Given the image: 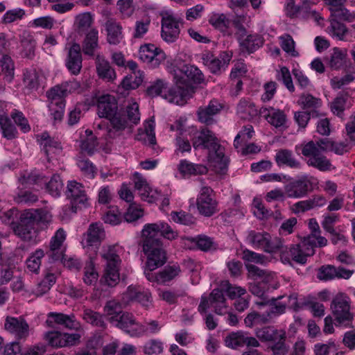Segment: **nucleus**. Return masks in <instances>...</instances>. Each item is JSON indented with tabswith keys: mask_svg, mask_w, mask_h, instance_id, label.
<instances>
[{
	"mask_svg": "<svg viewBox=\"0 0 355 355\" xmlns=\"http://www.w3.org/2000/svg\"><path fill=\"white\" fill-rule=\"evenodd\" d=\"M98 115L110 121L107 127L108 137L114 139L132 125H137L140 121L139 105L137 103L129 104L125 109L119 108L118 102L114 96L106 94L100 96L97 103Z\"/></svg>",
	"mask_w": 355,
	"mask_h": 355,
	"instance_id": "nucleus-1",
	"label": "nucleus"
},
{
	"mask_svg": "<svg viewBox=\"0 0 355 355\" xmlns=\"http://www.w3.org/2000/svg\"><path fill=\"white\" fill-rule=\"evenodd\" d=\"M334 141L328 138L320 139L316 141H309L296 146L301 149V153L306 159L309 166L317 168L320 171H329L334 168L331 162L323 152L331 151Z\"/></svg>",
	"mask_w": 355,
	"mask_h": 355,
	"instance_id": "nucleus-2",
	"label": "nucleus"
},
{
	"mask_svg": "<svg viewBox=\"0 0 355 355\" xmlns=\"http://www.w3.org/2000/svg\"><path fill=\"white\" fill-rule=\"evenodd\" d=\"M33 209L19 212L11 209L4 214L3 220L10 225L14 233L24 241H30L36 236V219Z\"/></svg>",
	"mask_w": 355,
	"mask_h": 355,
	"instance_id": "nucleus-3",
	"label": "nucleus"
},
{
	"mask_svg": "<svg viewBox=\"0 0 355 355\" xmlns=\"http://www.w3.org/2000/svg\"><path fill=\"white\" fill-rule=\"evenodd\" d=\"M193 148L196 149H207L214 153V161L220 164L223 171L227 168L228 159L225 156L223 148L218 142V139L213 132L207 128H202L192 139Z\"/></svg>",
	"mask_w": 355,
	"mask_h": 355,
	"instance_id": "nucleus-4",
	"label": "nucleus"
},
{
	"mask_svg": "<svg viewBox=\"0 0 355 355\" xmlns=\"http://www.w3.org/2000/svg\"><path fill=\"white\" fill-rule=\"evenodd\" d=\"M314 254V239L312 237H304L298 244L282 250L281 259L284 263H290L293 260L297 263L304 264L307 257Z\"/></svg>",
	"mask_w": 355,
	"mask_h": 355,
	"instance_id": "nucleus-5",
	"label": "nucleus"
},
{
	"mask_svg": "<svg viewBox=\"0 0 355 355\" xmlns=\"http://www.w3.org/2000/svg\"><path fill=\"white\" fill-rule=\"evenodd\" d=\"M102 258L105 261V272L101 282L106 285L113 287L119 281V266L121 262L116 246H110L102 254Z\"/></svg>",
	"mask_w": 355,
	"mask_h": 355,
	"instance_id": "nucleus-6",
	"label": "nucleus"
},
{
	"mask_svg": "<svg viewBox=\"0 0 355 355\" xmlns=\"http://www.w3.org/2000/svg\"><path fill=\"white\" fill-rule=\"evenodd\" d=\"M143 251L147 257V266L151 270H155L166 262V253L160 239L144 238Z\"/></svg>",
	"mask_w": 355,
	"mask_h": 355,
	"instance_id": "nucleus-7",
	"label": "nucleus"
},
{
	"mask_svg": "<svg viewBox=\"0 0 355 355\" xmlns=\"http://www.w3.org/2000/svg\"><path fill=\"white\" fill-rule=\"evenodd\" d=\"M246 239L254 248L261 249L268 253L276 252L284 248L281 239L272 238L270 234L266 232L249 231Z\"/></svg>",
	"mask_w": 355,
	"mask_h": 355,
	"instance_id": "nucleus-8",
	"label": "nucleus"
},
{
	"mask_svg": "<svg viewBox=\"0 0 355 355\" xmlns=\"http://www.w3.org/2000/svg\"><path fill=\"white\" fill-rule=\"evenodd\" d=\"M209 308H213L217 315H224L227 313V301L221 287L214 288L209 296L202 295L200 299L198 311L200 314H205Z\"/></svg>",
	"mask_w": 355,
	"mask_h": 355,
	"instance_id": "nucleus-9",
	"label": "nucleus"
},
{
	"mask_svg": "<svg viewBox=\"0 0 355 355\" xmlns=\"http://www.w3.org/2000/svg\"><path fill=\"white\" fill-rule=\"evenodd\" d=\"M65 194L70 200L69 209L73 213H76L78 208L86 207L89 205L85 187L75 180L68 182Z\"/></svg>",
	"mask_w": 355,
	"mask_h": 355,
	"instance_id": "nucleus-10",
	"label": "nucleus"
},
{
	"mask_svg": "<svg viewBox=\"0 0 355 355\" xmlns=\"http://www.w3.org/2000/svg\"><path fill=\"white\" fill-rule=\"evenodd\" d=\"M331 309L335 317L336 325H347L353 319V315L350 312V300L343 293L334 298Z\"/></svg>",
	"mask_w": 355,
	"mask_h": 355,
	"instance_id": "nucleus-11",
	"label": "nucleus"
},
{
	"mask_svg": "<svg viewBox=\"0 0 355 355\" xmlns=\"http://www.w3.org/2000/svg\"><path fill=\"white\" fill-rule=\"evenodd\" d=\"M196 206L200 214L205 217H211L218 212V204L211 187L201 188L196 199Z\"/></svg>",
	"mask_w": 355,
	"mask_h": 355,
	"instance_id": "nucleus-12",
	"label": "nucleus"
},
{
	"mask_svg": "<svg viewBox=\"0 0 355 355\" xmlns=\"http://www.w3.org/2000/svg\"><path fill=\"white\" fill-rule=\"evenodd\" d=\"M173 78L178 79V83L183 85L200 84L204 80V75L201 71L193 65L184 64L182 67H174L172 71Z\"/></svg>",
	"mask_w": 355,
	"mask_h": 355,
	"instance_id": "nucleus-13",
	"label": "nucleus"
},
{
	"mask_svg": "<svg viewBox=\"0 0 355 355\" xmlns=\"http://www.w3.org/2000/svg\"><path fill=\"white\" fill-rule=\"evenodd\" d=\"M161 36L167 43H173L179 37L182 19L172 14L166 13L162 17Z\"/></svg>",
	"mask_w": 355,
	"mask_h": 355,
	"instance_id": "nucleus-14",
	"label": "nucleus"
},
{
	"mask_svg": "<svg viewBox=\"0 0 355 355\" xmlns=\"http://www.w3.org/2000/svg\"><path fill=\"white\" fill-rule=\"evenodd\" d=\"M142 236L144 238L150 236L160 239L162 236L166 239L173 241L178 238V232L174 230L167 223L159 221L155 223L145 225L142 230Z\"/></svg>",
	"mask_w": 355,
	"mask_h": 355,
	"instance_id": "nucleus-15",
	"label": "nucleus"
},
{
	"mask_svg": "<svg viewBox=\"0 0 355 355\" xmlns=\"http://www.w3.org/2000/svg\"><path fill=\"white\" fill-rule=\"evenodd\" d=\"M139 58L150 68H156L166 59L165 53L153 44L141 45L139 50Z\"/></svg>",
	"mask_w": 355,
	"mask_h": 355,
	"instance_id": "nucleus-16",
	"label": "nucleus"
},
{
	"mask_svg": "<svg viewBox=\"0 0 355 355\" xmlns=\"http://www.w3.org/2000/svg\"><path fill=\"white\" fill-rule=\"evenodd\" d=\"M79 334L62 333L58 331H51L44 334V339L53 347H64L73 346L79 343Z\"/></svg>",
	"mask_w": 355,
	"mask_h": 355,
	"instance_id": "nucleus-17",
	"label": "nucleus"
},
{
	"mask_svg": "<svg viewBox=\"0 0 355 355\" xmlns=\"http://www.w3.org/2000/svg\"><path fill=\"white\" fill-rule=\"evenodd\" d=\"M175 85L171 87L166 93L164 94L163 98L170 103L177 105H183L187 98L191 97L194 93V87L189 85H183V83H178L177 78H173Z\"/></svg>",
	"mask_w": 355,
	"mask_h": 355,
	"instance_id": "nucleus-18",
	"label": "nucleus"
},
{
	"mask_svg": "<svg viewBox=\"0 0 355 355\" xmlns=\"http://www.w3.org/2000/svg\"><path fill=\"white\" fill-rule=\"evenodd\" d=\"M46 323L48 327L51 328H55L56 325H59L76 331L81 329V324L77 320L73 313L67 315L63 313L50 312L47 315Z\"/></svg>",
	"mask_w": 355,
	"mask_h": 355,
	"instance_id": "nucleus-19",
	"label": "nucleus"
},
{
	"mask_svg": "<svg viewBox=\"0 0 355 355\" xmlns=\"http://www.w3.org/2000/svg\"><path fill=\"white\" fill-rule=\"evenodd\" d=\"M232 57V53L225 51L222 52L218 57L211 53H206L202 55V60L211 73L220 74L227 67Z\"/></svg>",
	"mask_w": 355,
	"mask_h": 355,
	"instance_id": "nucleus-20",
	"label": "nucleus"
},
{
	"mask_svg": "<svg viewBox=\"0 0 355 355\" xmlns=\"http://www.w3.org/2000/svg\"><path fill=\"white\" fill-rule=\"evenodd\" d=\"M311 180L306 175L291 181L285 186V193L288 198H301L312 191Z\"/></svg>",
	"mask_w": 355,
	"mask_h": 355,
	"instance_id": "nucleus-21",
	"label": "nucleus"
},
{
	"mask_svg": "<svg viewBox=\"0 0 355 355\" xmlns=\"http://www.w3.org/2000/svg\"><path fill=\"white\" fill-rule=\"evenodd\" d=\"M4 328L17 339H25L29 335V325L22 317L7 316Z\"/></svg>",
	"mask_w": 355,
	"mask_h": 355,
	"instance_id": "nucleus-22",
	"label": "nucleus"
},
{
	"mask_svg": "<svg viewBox=\"0 0 355 355\" xmlns=\"http://www.w3.org/2000/svg\"><path fill=\"white\" fill-rule=\"evenodd\" d=\"M115 317L116 318L112 317L110 319V323L121 329L130 336L135 337L133 334L137 329L138 322L136 320L133 314L123 311L119 315H116Z\"/></svg>",
	"mask_w": 355,
	"mask_h": 355,
	"instance_id": "nucleus-23",
	"label": "nucleus"
},
{
	"mask_svg": "<svg viewBox=\"0 0 355 355\" xmlns=\"http://www.w3.org/2000/svg\"><path fill=\"white\" fill-rule=\"evenodd\" d=\"M82 62L80 45L73 42L68 50L65 65L71 74L78 75L81 71Z\"/></svg>",
	"mask_w": 355,
	"mask_h": 355,
	"instance_id": "nucleus-24",
	"label": "nucleus"
},
{
	"mask_svg": "<svg viewBox=\"0 0 355 355\" xmlns=\"http://www.w3.org/2000/svg\"><path fill=\"white\" fill-rule=\"evenodd\" d=\"M223 106L215 99L209 101L206 106H201L197 111L198 120L206 125H211L215 122L214 116L221 110Z\"/></svg>",
	"mask_w": 355,
	"mask_h": 355,
	"instance_id": "nucleus-25",
	"label": "nucleus"
},
{
	"mask_svg": "<svg viewBox=\"0 0 355 355\" xmlns=\"http://www.w3.org/2000/svg\"><path fill=\"white\" fill-rule=\"evenodd\" d=\"M125 295L130 301H136L147 309L152 306V295L148 289L130 286Z\"/></svg>",
	"mask_w": 355,
	"mask_h": 355,
	"instance_id": "nucleus-26",
	"label": "nucleus"
},
{
	"mask_svg": "<svg viewBox=\"0 0 355 355\" xmlns=\"http://www.w3.org/2000/svg\"><path fill=\"white\" fill-rule=\"evenodd\" d=\"M107 42L111 45H118L123 39V28L114 19H108L104 24Z\"/></svg>",
	"mask_w": 355,
	"mask_h": 355,
	"instance_id": "nucleus-27",
	"label": "nucleus"
},
{
	"mask_svg": "<svg viewBox=\"0 0 355 355\" xmlns=\"http://www.w3.org/2000/svg\"><path fill=\"white\" fill-rule=\"evenodd\" d=\"M49 91H50V95L52 96L57 95V97L64 99L69 94L73 92L81 93L83 89L80 83L76 80L73 79L72 80L66 81L60 85H55Z\"/></svg>",
	"mask_w": 355,
	"mask_h": 355,
	"instance_id": "nucleus-28",
	"label": "nucleus"
},
{
	"mask_svg": "<svg viewBox=\"0 0 355 355\" xmlns=\"http://www.w3.org/2000/svg\"><path fill=\"white\" fill-rule=\"evenodd\" d=\"M240 51L242 53L251 54L258 50L264 43L263 37L257 33L248 35L245 38L239 39Z\"/></svg>",
	"mask_w": 355,
	"mask_h": 355,
	"instance_id": "nucleus-29",
	"label": "nucleus"
},
{
	"mask_svg": "<svg viewBox=\"0 0 355 355\" xmlns=\"http://www.w3.org/2000/svg\"><path fill=\"white\" fill-rule=\"evenodd\" d=\"M329 20L330 24L327 27V31L329 35L340 41H351L352 33L343 23L330 18Z\"/></svg>",
	"mask_w": 355,
	"mask_h": 355,
	"instance_id": "nucleus-30",
	"label": "nucleus"
},
{
	"mask_svg": "<svg viewBox=\"0 0 355 355\" xmlns=\"http://www.w3.org/2000/svg\"><path fill=\"white\" fill-rule=\"evenodd\" d=\"M326 202L327 200L323 196L314 195L307 200L295 203L292 209L295 214L303 213L316 207H322Z\"/></svg>",
	"mask_w": 355,
	"mask_h": 355,
	"instance_id": "nucleus-31",
	"label": "nucleus"
},
{
	"mask_svg": "<svg viewBox=\"0 0 355 355\" xmlns=\"http://www.w3.org/2000/svg\"><path fill=\"white\" fill-rule=\"evenodd\" d=\"M275 160L279 166H286L293 169H300L302 166L301 162L288 149L278 150L275 156Z\"/></svg>",
	"mask_w": 355,
	"mask_h": 355,
	"instance_id": "nucleus-32",
	"label": "nucleus"
},
{
	"mask_svg": "<svg viewBox=\"0 0 355 355\" xmlns=\"http://www.w3.org/2000/svg\"><path fill=\"white\" fill-rule=\"evenodd\" d=\"M98 48V32L96 29L92 28L86 33L81 49L85 55L94 57L96 50Z\"/></svg>",
	"mask_w": 355,
	"mask_h": 355,
	"instance_id": "nucleus-33",
	"label": "nucleus"
},
{
	"mask_svg": "<svg viewBox=\"0 0 355 355\" xmlns=\"http://www.w3.org/2000/svg\"><path fill=\"white\" fill-rule=\"evenodd\" d=\"M236 112L241 119L248 121H250L259 114V111L254 103L249 98H243L239 101Z\"/></svg>",
	"mask_w": 355,
	"mask_h": 355,
	"instance_id": "nucleus-34",
	"label": "nucleus"
},
{
	"mask_svg": "<svg viewBox=\"0 0 355 355\" xmlns=\"http://www.w3.org/2000/svg\"><path fill=\"white\" fill-rule=\"evenodd\" d=\"M46 96L50 102L49 107L51 115L55 121H61L64 115L65 99L57 97V95L52 96L50 95V91L46 92Z\"/></svg>",
	"mask_w": 355,
	"mask_h": 355,
	"instance_id": "nucleus-35",
	"label": "nucleus"
},
{
	"mask_svg": "<svg viewBox=\"0 0 355 355\" xmlns=\"http://www.w3.org/2000/svg\"><path fill=\"white\" fill-rule=\"evenodd\" d=\"M284 334V330H279L274 326H265L255 330L257 338L263 343H272L277 338H282L281 335Z\"/></svg>",
	"mask_w": 355,
	"mask_h": 355,
	"instance_id": "nucleus-36",
	"label": "nucleus"
},
{
	"mask_svg": "<svg viewBox=\"0 0 355 355\" xmlns=\"http://www.w3.org/2000/svg\"><path fill=\"white\" fill-rule=\"evenodd\" d=\"M38 137L40 138L38 141L42 150L46 157H49L51 154L56 153L57 151L61 149L60 144L51 138L48 132H42L41 135H38Z\"/></svg>",
	"mask_w": 355,
	"mask_h": 355,
	"instance_id": "nucleus-37",
	"label": "nucleus"
},
{
	"mask_svg": "<svg viewBox=\"0 0 355 355\" xmlns=\"http://www.w3.org/2000/svg\"><path fill=\"white\" fill-rule=\"evenodd\" d=\"M82 316L87 323L98 328L100 330H105L107 328L104 315L97 311L91 309H85Z\"/></svg>",
	"mask_w": 355,
	"mask_h": 355,
	"instance_id": "nucleus-38",
	"label": "nucleus"
},
{
	"mask_svg": "<svg viewBox=\"0 0 355 355\" xmlns=\"http://www.w3.org/2000/svg\"><path fill=\"white\" fill-rule=\"evenodd\" d=\"M103 237V230L98 226L97 224H92L89 225L85 238L86 245L87 247H95L97 248Z\"/></svg>",
	"mask_w": 355,
	"mask_h": 355,
	"instance_id": "nucleus-39",
	"label": "nucleus"
},
{
	"mask_svg": "<svg viewBox=\"0 0 355 355\" xmlns=\"http://www.w3.org/2000/svg\"><path fill=\"white\" fill-rule=\"evenodd\" d=\"M96 66L97 73L101 78L112 80L116 77L114 70L104 57L99 55L96 57Z\"/></svg>",
	"mask_w": 355,
	"mask_h": 355,
	"instance_id": "nucleus-40",
	"label": "nucleus"
},
{
	"mask_svg": "<svg viewBox=\"0 0 355 355\" xmlns=\"http://www.w3.org/2000/svg\"><path fill=\"white\" fill-rule=\"evenodd\" d=\"M181 272L180 266L178 263L166 266L158 272V283L166 284L179 276Z\"/></svg>",
	"mask_w": 355,
	"mask_h": 355,
	"instance_id": "nucleus-41",
	"label": "nucleus"
},
{
	"mask_svg": "<svg viewBox=\"0 0 355 355\" xmlns=\"http://www.w3.org/2000/svg\"><path fill=\"white\" fill-rule=\"evenodd\" d=\"M137 329L135 330L133 335L136 338L141 337L144 335H151L158 333L161 329V326L157 320H150L145 322L144 324L138 322Z\"/></svg>",
	"mask_w": 355,
	"mask_h": 355,
	"instance_id": "nucleus-42",
	"label": "nucleus"
},
{
	"mask_svg": "<svg viewBox=\"0 0 355 355\" xmlns=\"http://www.w3.org/2000/svg\"><path fill=\"white\" fill-rule=\"evenodd\" d=\"M178 169L184 175H202L208 171L202 164H195L185 159L180 162Z\"/></svg>",
	"mask_w": 355,
	"mask_h": 355,
	"instance_id": "nucleus-43",
	"label": "nucleus"
},
{
	"mask_svg": "<svg viewBox=\"0 0 355 355\" xmlns=\"http://www.w3.org/2000/svg\"><path fill=\"white\" fill-rule=\"evenodd\" d=\"M48 192L54 197H59L63 190V182L60 176L58 174L52 175L49 181L46 178V184H44Z\"/></svg>",
	"mask_w": 355,
	"mask_h": 355,
	"instance_id": "nucleus-44",
	"label": "nucleus"
},
{
	"mask_svg": "<svg viewBox=\"0 0 355 355\" xmlns=\"http://www.w3.org/2000/svg\"><path fill=\"white\" fill-rule=\"evenodd\" d=\"M22 50L21 55L23 58L33 59L35 56L36 41L31 35L24 36L21 40Z\"/></svg>",
	"mask_w": 355,
	"mask_h": 355,
	"instance_id": "nucleus-45",
	"label": "nucleus"
},
{
	"mask_svg": "<svg viewBox=\"0 0 355 355\" xmlns=\"http://www.w3.org/2000/svg\"><path fill=\"white\" fill-rule=\"evenodd\" d=\"M270 322V316L266 312L259 313L257 311H252L248 313L244 319L245 325L249 327L257 324H267Z\"/></svg>",
	"mask_w": 355,
	"mask_h": 355,
	"instance_id": "nucleus-46",
	"label": "nucleus"
},
{
	"mask_svg": "<svg viewBox=\"0 0 355 355\" xmlns=\"http://www.w3.org/2000/svg\"><path fill=\"white\" fill-rule=\"evenodd\" d=\"M0 66L8 82H11L15 76V65L12 59L8 55H3L0 59Z\"/></svg>",
	"mask_w": 355,
	"mask_h": 355,
	"instance_id": "nucleus-47",
	"label": "nucleus"
},
{
	"mask_svg": "<svg viewBox=\"0 0 355 355\" xmlns=\"http://www.w3.org/2000/svg\"><path fill=\"white\" fill-rule=\"evenodd\" d=\"M220 287L232 300L239 298L246 293V290L244 288L233 285L229 281H223L220 283Z\"/></svg>",
	"mask_w": 355,
	"mask_h": 355,
	"instance_id": "nucleus-48",
	"label": "nucleus"
},
{
	"mask_svg": "<svg viewBox=\"0 0 355 355\" xmlns=\"http://www.w3.org/2000/svg\"><path fill=\"white\" fill-rule=\"evenodd\" d=\"M312 6L308 2H303L300 6V10H298V18L313 19L318 24H320V21H323V18L315 10L312 9Z\"/></svg>",
	"mask_w": 355,
	"mask_h": 355,
	"instance_id": "nucleus-49",
	"label": "nucleus"
},
{
	"mask_svg": "<svg viewBox=\"0 0 355 355\" xmlns=\"http://www.w3.org/2000/svg\"><path fill=\"white\" fill-rule=\"evenodd\" d=\"M0 129L3 137L8 140H12L18 137V131L10 118L4 119L0 121Z\"/></svg>",
	"mask_w": 355,
	"mask_h": 355,
	"instance_id": "nucleus-50",
	"label": "nucleus"
},
{
	"mask_svg": "<svg viewBox=\"0 0 355 355\" xmlns=\"http://www.w3.org/2000/svg\"><path fill=\"white\" fill-rule=\"evenodd\" d=\"M298 103L304 110L311 109V110H315V109L320 107L322 105L320 98L314 97L309 94H302Z\"/></svg>",
	"mask_w": 355,
	"mask_h": 355,
	"instance_id": "nucleus-51",
	"label": "nucleus"
},
{
	"mask_svg": "<svg viewBox=\"0 0 355 355\" xmlns=\"http://www.w3.org/2000/svg\"><path fill=\"white\" fill-rule=\"evenodd\" d=\"M333 51L329 62V67L334 70H339L344 66L347 54L337 47Z\"/></svg>",
	"mask_w": 355,
	"mask_h": 355,
	"instance_id": "nucleus-52",
	"label": "nucleus"
},
{
	"mask_svg": "<svg viewBox=\"0 0 355 355\" xmlns=\"http://www.w3.org/2000/svg\"><path fill=\"white\" fill-rule=\"evenodd\" d=\"M281 336L282 338H279L277 340L272 341V345L268 347L272 355H286L288 352L289 346L286 344V332L284 331V334Z\"/></svg>",
	"mask_w": 355,
	"mask_h": 355,
	"instance_id": "nucleus-53",
	"label": "nucleus"
},
{
	"mask_svg": "<svg viewBox=\"0 0 355 355\" xmlns=\"http://www.w3.org/2000/svg\"><path fill=\"white\" fill-rule=\"evenodd\" d=\"M209 23L215 28L225 33L230 21L224 14H213L209 19Z\"/></svg>",
	"mask_w": 355,
	"mask_h": 355,
	"instance_id": "nucleus-54",
	"label": "nucleus"
},
{
	"mask_svg": "<svg viewBox=\"0 0 355 355\" xmlns=\"http://www.w3.org/2000/svg\"><path fill=\"white\" fill-rule=\"evenodd\" d=\"M103 311L110 322L112 317L116 318V315H119L123 311L122 304L115 300H109L104 306Z\"/></svg>",
	"mask_w": 355,
	"mask_h": 355,
	"instance_id": "nucleus-55",
	"label": "nucleus"
},
{
	"mask_svg": "<svg viewBox=\"0 0 355 355\" xmlns=\"http://www.w3.org/2000/svg\"><path fill=\"white\" fill-rule=\"evenodd\" d=\"M44 254V252L42 249L35 250L26 260L28 269L33 272L37 273L41 265V259Z\"/></svg>",
	"mask_w": 355,
	"mask_h": 355,
	"instance_id": "nucleus-56",
	"label": "nucleus"
},
{
	"mask_svg": "<svg viewBox=\"0 0 355 355\" xmlns=\"http://www.w3.org/2000/svg\"><path fill=\"white\" fill-rule=\"evenodd\" d=\"M329 18L338 21L343 20L352 22L355 19V13L351 12L348 9L341 6L337 9L332 10Z\"/></svg>",
	"mask_w": 355,
	"mask_h": 355,
	"instance_id": "nucleus-57",
	"label": "nucleus"
},
{
	"mask_svg": "<svg viewBox=\"0 0 355 355\" xmlns=\"http://www.w3.org/2000/svg\"><path fill=\"white\" fill-rule=\"evenodd\" d=\"M319 113L316 110H311L310 112L299 111L294 113V119L301 128H305L309 121L311 117H318Z\"/></svg>",
	"mask_w": 355,
	"mask_h": 355,
	"instance_id": "nucleus-58",
	"label": "nucleus"
},
{
	"mask_svg": "<svg viewBox=\"0 0 355 355\" xmlns=\"http://www.w3.org/2000/svg\"><path fill=\"white\" fill-rule=\"evenodd\" d=\"M24 82L28 89H37L40 85L38 72L35 69L26 70L24 73Z\"/></svg>",
	"mask_w": 355,
	"mask_h": 355,
	"instance_id": "nucleus-59",
	"label": "nucleus"
},
{
	"mask_svg": "<svg viewBox=\"0 0 355 355\" xmlns=\"http://www.w3.org/2000/svg\"><path fill=\"white\" fill-rule=\"evenodd\" d=\"M10 118L23 132L26 133L31 130L28 119L21 111L15 109L10 114Z\"/></svg>",
	"mask_w": 355,
	"mask_h": 355,
	"instance_id": "nucleus-60",
	"label": "nucleus"
},
{
	"mask_svg": "<svg viewBox=\"0 0 355 355\" xmlns=\"http://www.w3.org/2000/svg\"><path fill=\"white\" fill-rule=\"evenodd\" d=\"M77 32L83 34L88 31L92 24V17L90 13L84 12L76 17Z\"/></svg>",
	"mask_w": 355,
	"mask_h": 355,
	"instance_id": "nucleus-61",
	"label": "nucleus"
},
{
	"mask_svg": "<svg viewBox=\"0 0 355 355\" xmlns=\"http://www.w3.org/2000/svg\"><path fill=\"white\" fill-rule=\"evenodd\" d=\"M267 121L275 128L283 127L286 122V116L280 110H272L266 116Z\"/></svg>",
	"mask_w": 355,
	"mask_h": 355,
	"instance_id": "nucleus-62",
	"label": "nucleus"
},
{
	"mask_svg": "<svg viewBox=\"0 0 355 355\" xmlns=\"http://www.w3.org/2000/svg\"><path fill=\"white\" fill-rule=\"evenodd\" d=\"M276 78L277 80L282 81L283 83L288 91L291 92H293L295 91V87L293 83L291 74L288 67H281L279 71H278L277 73Z\"/></svg>",
	"mask_w": 355,
	"mask_h": 355,
	"instance_id": "nucleus-63",
	"label": "nucleus"
},
{
	"mask_svg": "<svg viewBox=\"0 0 355 355\" xmlns=\"http://www.w3.org/2000/svg\"><path fill=\"white\" fill-rule=\"evenodd\" d=\"M23 183L28 185H37L42 187L46 184V177L37 171H33L23 176Z\"/></svg>",
	"mask_w": 355,
	"mask_h": 355,
	"instance_id": "nucleus-64",
	"label": "nucleus"
}]
</instances>
